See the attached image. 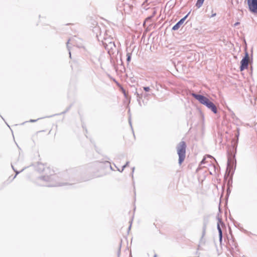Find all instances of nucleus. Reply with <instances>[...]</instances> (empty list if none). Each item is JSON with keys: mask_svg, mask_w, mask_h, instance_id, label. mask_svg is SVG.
<instances>
[{"mask_svg": "<svg viewBox=\"0 0 257 257\" xmlns=\"http://www.w3.org/2000/svg\"><path fill=\"white\" fill-rule=\"evenodd\" d=\"M110 41H111L110 40L107 39V41H106L107 43H108L109 42H110Z\"/></svg>", "mask_w": 257, "mask_h": 257, "instance_id": "28", "label": "nucleus"}, {"mask_svg": "<svg viewBox=\"0 0 257 257\" xmlns=\"http://www.w3.org/2000/svg\"><path fill=\"white\" fill-rule=\"evenodd\" d=\"M236 148H237V145L235 146V150L236 149Z\"/></svg>", "mask_w": 257, "mask_h": 257, "instance_id": "33", "label": "nucleus"}, {"mask_svg": "<svg viewBox=\"0 0 257 257\" xmlns=\"http://www.w3.org/2000/svg\"><path fill=\"white\" fill-rule=\"evenodd\" d=\"M37 183L40 186L48 187L62 186L70 185L72 183L62 182L60 181V177L56 174H50L49 176H41L37 179Z\"/></svg>", "mask_w": 257, "mask_h": 257, "instance_id": "1", "label": "nucleus"}, {"mask_svg": "<svg viewBox=\"0 0 257 257\" xmlns=\"http://www.w3.org/2000/svg\"><path fill=\"white\" fill-rule=\"evenodd\" d=\"M207 222L206 221H204L203 225V227H202V230H205L206 231V227H207Z\"/></svg>", "mask_w": 257, "mask_h": 257, "instance_id": "17", "label": "nucleus"}, {"mask_svg": "<svg viewBox=\"0 0 257 257\" xmlns=\"http://www.w3.org/2000/svg\"><path fill=\"white\" fill-rule=\"evenodd\" d=\"M248 53L246 52L245 53L244 57L242 59L240 62V70L243 71L244 69L247 68L248 66Z\"/></svg>", "mask_w": 257, "mask_h": 257, "instance_id": "5", "label": "nucleus"}, {"mask_svg": "<svg viewBox=\"0 0 257 257\" xmlns=\"http://www.w3.org/2000/svg\"><path fill=\"white\" fill-rule=\"evenodd\" d=\"M155 85H154L153 84H152L151 86L152 87V88H154L155 89H156L157 90H159V87H158V82L157 81H155Z\"/></svg>", "mask_w": 257, "mask_h": 257, "instance_id": "16", "label": "nucleus"}, {"mask_svg": "<svg viewBox=\"0 0 257 257\" xmlns=\"http://www.w3.org/2000/svg\"><path fill=\"white\" fill-rule=\"evenodd\" d=\"M152 18H153V16L148 17L147 18H146V22L150 21L152 19Z\"/></svg>", "mask_w": 257, "mask_h": 257, "instance_id": "20", "label": "nucleus"}, {"mask_svg": "<svg viewBox=\"0 0 257 257\" xmlns=\"http://www.w3.org/2000/svg\"><path fill=\"white\" fill-rule=\"evenodd\" d=\"M126 62L127 63V64H128L130 62L131 60V58H132V53H127L126 54Z\"/></svg>", "mask_w": 257, "mask_h": 257, "instance_id": "13", "label": "nucleus"}, {"mask_svg": "<svg viewBox=\"0 0 257 257\" xmlns=\"http://www.w3.org/2000/svg\"><path fill=\"white\" fill-rule=\"evenodd\" d=\"M239 22H236L234 24V27H236L237 26H238L239 24Z\"/></svg>", "mask_w": 257, "mask_h": 257, "instance_id": "23", "label": "nucleus"}, {"mask_svg": "<svg viewBox=\"0 0 257 257\" xmlns=\"http://www.w3.org/2000/svg\"><path fill=\"white\" fill-rule=\"evenodd\" d=\"M129 123L131 125V127L132 128V122H131V119L130 118L129 119Z\"/></svg>", "mask_w": 257, "mask_h": 257, "instance_id": "26", "label": "nucleus"}, {"mask_svg": "<svg viewBox=\"0 0 257 257\" xmlns=\"http://www.w3.org/2000/svg\"><path fill=\"white\" fill-rule=\"evenodd\" d=\"M110 168L111 170H113V169H112V167L111 166H110Z\"/></svg>", "mask_w": 257, "mask_h": 257, "instance_id": "32", "label": "nucleus"}, {"mask_svg": "<svg viewBox=\"0 0 257 257\" xmlns=\"http://www.w3.org/2000/svg\"><path fill=\"white\" fill-rule=\"evenodd\" d=\"M129 163H130V162H129V161H127V162L126 163V164H125L124 165H123V166H122V169H121V170H120L119 169H118V168H117L115 165V167L117 168V170H118V171H119L120 172H122L123 171V170L124 169V168H126L127 166H128Z\"/></svg>", "mask_w": 257, "mask_h": 257, "instance_id": "12", "label": "nucleus"}, {"mask_svg": "<svg viewBox=\"0 0 257 257\" xmlns=\"http://www.w3.org/2000/svg\"><path fill=\"white\" fill-rule=\"evenodd\" d=\"M192 96L197 99L200 103L205 105L208 109H210L214 113H217V108L216 105L204 95L192 93Z\"/></svg>", "mask_w": 257, "mask_h": 257, "instance_id": "2", "label": "nucleus"}, {"mask_svg": "<svg viewBox=\"0 0 257 257\" xmlns=\"http://www.w3.org/2000/svg\"><path fill=\"white\" fill-rule=\"evenodd\" d=\"M207 157L210 158H213V157L210 155H208Z\"/></svg>", "mask_w": 257, "mask_h": 257, "instance_id": "30", "label": "nucleus"}, {"mask_svg": "<svg viewBox=\"0 0 257 257\" xmlns=\"http://www.w3.org/2000/svg\"><path fill=\"white\" fill-rule=\"evenodd\" d=\"M82 40L79 39V38L74 36L73 37H72L71 38L69 39L68 41L67 42V47L69 51V53L70 55V57H71V52L69 47V44H72L73 46H75L78 48H81L83 47V45L82 43Z\"/></svg>", "mask_w": 257, "mask_h": 257, "instance_id": "4", "label": "nucleus"}, {"mask_svg": "<svg viewBox=\"0 0 257 257\" xmlns=\"http://www.w3.org/2000/svg\"><path fill=\"white\" fill-rule=\"evenodd\" d=\"M230 161H231V159H230V158L228 157V162H227V165L228 166L229 165Z\"/></svg>", "mask_w": 257, "mask_h": 257, "instance_id": "22", "label": "nucleus"}, {"mask_svg": "<svg viewBox=\"0 0 257 257\" xmlns=\"http://www.w3.org/2000/svg\"><path fill=\"white\" fill-rule=\"evenodd\" d=\"M106 41L107 39L104 38V41H102V43L105 49L107 50L108 52H109L110 50H113V48L115 47V46L113 41H110V42L107 43Z\"/></svg>", "mask_w": 257, "mask_h": 257, "instance_id": "7", "label": "nucleus"}, {"mask_svg": "<svg viewBox=\"0 0 257 257\" xmlns=\"http://www.w3.org/2000/svg\"><path fill=\"white\" fill-rule=\"evenodd\" d=\"M143 89L146 92H148L150 90V88L149 86L144 87Z\"/></svg>", "mask_w": 257, "mask_h": 257, "instance_id": "19", "label": "nucleus"}, {"mask_svg": "<svg viewBox=\"0 0 257 257\" xmlns=\"http://www.w3.org/2000/svg\"><path fill=\"white\" fill-rule=\"evenodd\" d=\"M249 11L253 13H257V0H247Z\"/></svg>", "mask_w": 257, "mask_h": 257, "instance_id": "6", "label": "nucleus"}, {"mask_svg": "<svg viewBox=\"0 0 257 257\" xmlns=\"http://www.w3.org/2000/svg\"><path fill=\"white\" fill-rule=\"evenodd\" d=\"M37 170L38 171H39L40 172H43V171H45L46 172L47 171L49 170V168H45L44 167V165L43 164L40 163V164H38V166L37 167Z\"/></svg>", "mask_w": 257, "mask_h": 257, "instance_id": "9", "label": "nucleus"}, {"mask_svg": "<svg viewBox=\"0 0 257 257\" xmlns=\"http://www.w3.org/2000/svg\"><path fill=\"white\" fill-rule=\"evenodd\" d=\"M190 12L186 15L184 17L182 18L178 22H177L172 28V30L174 31L177 30L181 27V26L184 23L185 20L188 16Z\"/></svg>", "mask_w": 257, "mask_h": 257, "instance_id": "8", "label": "nucleus"}, {"mask_svg": "<svg viewBox=\"0 0 257 257\" xmlns=\"http://www.w3.org/2000/svg\"><path fill=\"white\" fill-rule=\"evenodd\" d=\"M135 94L137 95V100H138V101L139 102V104L140 106H142V104H141V102L140 101L141 97L140 96L139 94L137 92H136Z\"/></svg>", "mask_w": 257, "mask_h": 257, "instance_id": "15", "label": "nucleus"}, {"mask_svg": "<svg viewBox=\"0 0 257 257\" xmlns=\"http://www.w3.org/2000/svg\"><path fill=\"white\" fill-rule=\"evenodd\" d=\"M204 0H197L196 6L198 8H200L203 5Z\"/></svg>", "mask_w": 257, "mask_h": 257, "instance_id": "11", "label": "nucleus"}, {"mask_svg": "<svg viewBox=\"0 0 257 257\" xmlns=\"http://www.w3.org/2000/svg\"><path fill=\"white\" fill-rule=\"evenodd\" d=\"M205 233H206V231L202 230V236H201V238L200 239V242H202L203 241V238L204 236H205Z\"/></svg>", "mask_w": 257, "mask_h": 257, "instance_id": "18", "label": "nucleus"}, {"mask_svg": "<svg viewBox=\"0 0 257 257\" xmlns=\"http://www.w3.org/2000/svg\"><path fill=\"white\" fill-rule=\"evenodd\" d=\"M134 171H135V167H133L132 168V177H133V173L134 172Z\"/></svg>", "mask_w": 257, "mask_h": 257, "instance_id": "24", "label": "nucleus"}, {"mask_svg": "<svg viewBox=\"0 0 257 257\" xmlns=\"http://www.w3.org/2000/svg\"><path fill=\"white\" fill-rule=\"evenodd\" d=\"M39 119V118L37 119H30L29 120V122H36L37 120Z\"/></svg>", "mask_w": 257, "mask_h": 257, "instance_id": "21", "label": "nucleus"}, {"mask_svg": "<svg viewBox=\"0 0 257 257\" xmlns=\"http://www.w3.org/2000/svg\"><path fill=\"white\" fill-rule=\"evenodd\" d=\"M154 257H156V255H154Z\"/></svg>", "mask_w": 257, "mask_h": 257, "instance_id": "34", "label": "nucleus"}, {"mask_svg": "<svg viewBox=\"0 0 257 257\" xmlns=\"http://www.w3.org/2000/svg\"><path fill=\"white\" fill-rule=\"evenodd\" d=\"M215 16H216V13H214V14H213L211 15V17H213Z\"/></svg>", "mask_w": 257, "mask_h": 257, "instance_id": "27", "label": "nucleus"}, {"mask_svg": "<svg viewBox=\"0 0 257 257\" xmlns=\"http://www.w3.org/2000/svg\"><path fill=\"white\" fill-rule=\"evenodd\" d=\"M69 108H68V109H67V110L64 112H63L62 113H65L66 112H67L68 110H69Z\"/></svg>", "mask_w": 257, "mask_h": 257, "instance_id": "29", "label": "nucleus"}, {"mask_svg": "<svg viewBox=\"0 0 257 257\" xmlns=\"http://www.w3.org/2000/svg\"><path fill=\"white\" fill-rule=\"evenodd\" d=\"M156 11H154L153 12V14L151 16H153V17L156 15Z\"/></svg>", "mask_w": 257, "mask_h": 257, "instance_id": "25", "label": "nucleus"}, {"mask_svg": "<svg viewBox=\"0 0 257 257\" xmlns=\"http://www.w3.org/2000/svg\"><path fill=\"white\" fill-rule=\"evenodd\" d=\"M219 222H221V220H218V223H217V229H218V232H219V241L221 243L222 242V232L221 228V227L220 226V225H219Z\"/></svg>", "mask_w": 257, "mask_h": 257, "instance_id": "10", "label": "nucleus"}, {"mask_svg": "<svg viewBox=\"0 0 257 257\" xmlns=\"http://www.w3.org/2000/svg\"><path fill=\"white\" fill-rule=\"evenodd\" d=\"M11 166H12V169H13V170L16 172V175L14 177L13 179L15 178L16 176L19 174L20 173V172H22L24 170V168L22 169L20 171H17L16 170H15V169L14 168V166L12 164H11Z\"/></svg>", "mask_w": 257, "mask_h": 257, "instance_id": "14", "label": "nucleus"}, {"mask_svg": "<svg viewBox=\"0 0 257 257\" xmlns=\"http://www.w3.org/2000/svg\"><path fill=\"white\" fill-rule=\"evenodd\" d=\"M186 144L184 141L180 142L176 147L177 154L179 156V164L181 165L186 157Z\"/></svg>", "mask_w": 257, "mask_h": 257, "instance_id": "3", "label": "nucleus"}, {"mask_svg": "<svg viewBox=\"0 0 257 257\" xmlns=\"http://www.w3.org/2000/svg\"><path fill=\"white\" fill-rule=\"evenodd\" d=\"M131 227V224H130V226H129V227H128V229H129V230H130Z\"/></svg>", "mask_w": 257, "mask_h": 257, "instance_id": "31", "label": "nucleus"}]
</instances>
